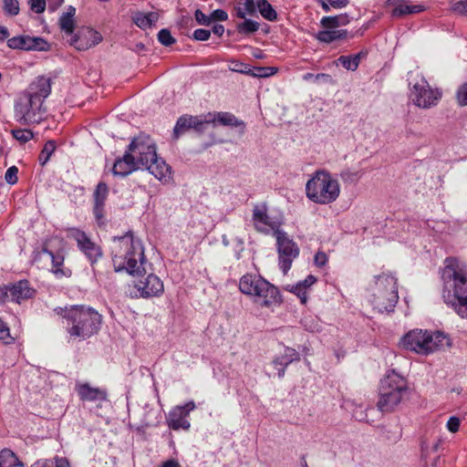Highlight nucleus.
<instances>
[{
    "instance_id": "obj_40",
    "label": "nucleus",
    "mask_w": 467,
    "mask_h": 467,
    "mask_svg": "<svg viewBox=\"0 0 467 467\" xmlns=\"http://www.w3.org/2000/svg\"><path fill=\"white\" fill-rule=\"evenodd\" d=\"M59 26L62 31L67 35H71L75 29V22L72 17L61 16L59 18Z\"/></svg>"
},
{
    "instance_id": "obj_57",
    "label": "nucleus",
    "mask_w": 467,
    "mask_h": 467,
    "mask_svg": "<svg viewBox=\"0 0 467 467\" xmlns=\"http://www.w3.org/2000/svg\"><path fill=\"white\" fill-rule=\"evenodd\" d=\"M302 323H303L304 327H306V329H307L311 332L318 331V324H317V322L315 321V319L306 317L302 321Z\"/></svg>"
},
{
    "instance_id": "obj_46",
    "label": "nucleus",
    "mask_w": 467,
    "mask_h": 467,
    "mask_svg": "<svg viewBox=\"0 0 467 467\" xmlns=\"http://www.w3.org/2000/svg\"><path fill=\"white\" fill-rule=\"evenodd\" d=\"M18 168L16 166H11L7 169L5 174V180L8 184L14 185L18 181Z\"/></svg>"
},
{
    "instance_id": "obj_12",
    "label": "nucleus",
    "mask_w": 467,
    "mask_h": 467,
    "mask_svg": "<svg viewBox=\"0 0 467 467\" xmlns=\"http://www.w3.org/2000/svg\"><path fill=\"white\" fill-rule=\"evenodd\" d=\"M275 238L278 265L282 272L286 275L292 266L293 261L298 257L300 250L297 244L285 231L277 232Z\"/></svg>"
},
{
    "instance_id": "obj_36",
    "label": "nucleus",
    "mask_w": 467,
    "mask_h": 467,
    "mask_svg": "<svg viewBox=\"0 0 467 467\" xmlns=\"http://www.w3.org/2000/svg\"><path fill=\"white\" fill-rule=\"evenodd\" d=\"M274 368L277 370V376L279 379H282L285 376V368L291 362L289 360H286L285 356L282 354L279 357H276L274 358L272 362Z\"/></svg>"
},
{
    "instance_id": "obj_33",
    "label": "nucleus",
    "mask_w": 467,
    "mask_h": 467,
    "mask_svg": "<svg viewBox=\"0 0 467 467\" xmlns=\"http://www.w3.org/2000/svg\"><path fill=\"white\" fill-rule=\"evenodd\" d=\"M259 23L251 19H244V22L236 26V29L240 34H253L259 29Z\"/></svg>"
},
{
    "instance_id": "obj_51",
    "label": "nucleus",
    "mask_w": 467,
    "mask_h": 467,
    "mask_svg": "<svg viewBox=\"0 0 467 467\" xmlns=\"http://www.w3.org/2000/svg\"><path fill=\"white\" fill-rule=\"evenodd\" d=\"M211 36V31L208 29L198 28L194 30L192 37L197 41H206Z\"/></svg>"
},
{
    "instance_id": "obj_45",
    "label": "nucleus",
    "mask_w": 467,
    "mask_h": 467,
    "mask_svg": "<svg viewBox=\"0 0 467 467\" xmlns=\"http://www.w3.org/2000/svg\"><path fill=\"white\" fill-rule=\"evenodd\" d=\"M303 79L306 81L313 79L315 82H330L332 80V78L330 75L325 73H319L317 75H314L312 73H306L303 76Z\"/></svg>"
},
{
    "instance_id": "obj_59",
    "label": "nucleus",
    "mask_w": 467,
    "mask_h": 467,
    "mask_svg": "<svg viewBox=\"0 0 467 467\" xmlns=\"http://www.w3.org/2000/svg\"><path fill=\"white\" fill-rule=\"evenodd\" d=\"M10 337L9 327L0 319V339L6 340Z\"/></svg>"
},
{
    "instance_id": "obj_5",
    "label": "nucleus",
    "mask_w": 467,
    "mask_h": 467,
    "mask_svg": "<svg viewBox=\"0 0 467 467\" xmlns=\"http://www.w3.org/2000/svg\"><path fill=\"white\" fill-rule=\"evenodd\" d=\"M370 303L379 313L392 312L399 300L397 278L389 274L375 275L369 284Z\"/></svg>"
},
{
    "instance_id": "obj_55",
    "label": "nucleus",
    "mask_w": 467,
    "mask_h": 467,
    "mask_svg": "<svg viewBox=\"0 0 467 467\" xmlns=\"http://www.w3.org/2000/svg\"><path fill=\"white\" fill-rule=\"evenodd\" d=\"M451 9L460 15H467V0L454 3Z\"/></svg>"
},
{
    "instance_id": "obj_23",
    "label": "nucleus",
    "mask_w": 467,
    "mask_h": 467,
    "mask_svg": "<svg viewBox=\"0 0 467 467\" xmlns=\"http://www.w3.org/2000/svg\"><path fill=\"white\" fill-rule=\"evenodd\" d=\"M424 9L425 7L422 5H413L408 0H400L393 8L391 15L394 17H401L408 15L420 13L424 11Z\"/></svg>"
},
{
    "instance_id": "obj_50",
    "label": "nucleus",
    "mask_w": 467,
    "mask_h": 467,
    "mask_svg": "<svg viewBox=\"0 0 467 467\" xmlns=\"http://www.w3.org/2000/svg\"><path fill=\"white\" fill-rule=\"evenodd\" d=\"M211 24L214 21H226L228 14L223 9H216L210 14Z\"/></svg>"
},
{
    "instance_id": "obj_2",
    "label": "nucleus",
    "mask_w": 467,
    "mask_h": 467,
    "mask_svg": "<svg viewBox=\"0 0 467 467\" xmlns=\"http://www.w3.org/2000/svg\"><path fill=\"white\" fill-rule=\"evenodd\" d=\"M51 93L50 79L37 77L27 88L26 93L15 105V114L23 124H35L46 117L45 99Z\"/></svg>"
},
{
    "instance_id": "obj_24",
    "label": "nucleus",
    "mask_w": 467,
    "mask_h": 467,
    "mask_svg": "<svg viewBox=\"0 0 467 467\" xmlns=\"http://www.w3.org/2000/svg\"><path fill=\"white\" fill-rule=\"evenodd\" d=\"M347 36L348 31L346 29H325L318 31L315 36L316 39L326 44H330L336 40L346 38Z\"/></svg>"
},
{
    "instance_id": "obj_20",
    "label": "nucleus",
    "mask_w": 467,
    "mask_h": 467,
    "mask_svg": "<svg viewBox=\"0 0 467 467\" xmlns=\"http://www.w3.org/2000/svg\"><path fill=\"white\" fill-rule=\"evenodd\" d=\"M76 391L83 401H103L107 400L108 394L103 389L93 388L88 383L76 384Z\"/></svg>"
},
{
    "instance_id": "obj_32",
    "label": "nucleus",
    "mask_w": 467,
    "mask_h": 467,
    "mask_svg": "<svg viewBox=\"0 0 467 467\" xmlns=\"http://www.w3.org/2000/svg\"><path fill=\"white\" fill-rule=\"evenodd\" d=\"M109 195V187L108 185L100 182L93 193V200L95 204H105V202Z\"/></svg>"
},
{
    "instance_id": "obj_62",
    "label": "nucleus",
    "mask_w": 467,
    "mask_h": 467,
    "mask_svg": "<svg viewBox=\"0 0 467 467\" xmlns=\"http://www.w3.org/2000/svg\"><path fill=\"white\" fill-rule=\"evenodd\" d=\"M9 285H0V304L5 303L8 298Z\"/></svg>"
},
{
    "instance_id": "obj_15",
    "label": "nucleus",
    "mask_w": 467,
    "mask_h": 467,
    "mask_svg": "<svg viewBox=\"0 0 467 467\" xmlns=\"http://www.w3.org/2000/svg\"><path fill=\"white\" fill-rule=\"evenodd\" d=\"M196 408L194 401L191 400L182 406H176L168 414L167 422L171 429L178 431L180 429L188 430L191 426L187 420L191 411Z\"/></svg>"
},
{
    "instance_id": "obj_54",
    "label": "nucleus",
    "mask_w": 467,
    "mask_h": 467,
    "mask_svg": "<svg viewBox=\"0 0 467 467\" xmlns=\"http://www.w3.org/2000/svg\"><path fill=\"white\" fill-rule=\"evenodd\" d=\"M30 7L37 14L43 13L46 8V0H29Z\"/></svg>"
},
{
    "instance_id": "obj_47",
    "label": "nucleus",
    "mask_w": 467,
    "mask_h": 467,
    "mask_svg": "<svg viewBox=\"0 0 467 467\" xmlns=\"http://www.w3.org/2000/svg\"><path fill=\"white\" fill-rule=\"evenodd\" d=\"M456 99L460 106H467V82L459 87Z\"/></svg>"
},
{
    "instance_id": "obj_11",
    "label": "nucleus",
    "mask_w": 467,
    "mask_h": 467,
    "mask_svg": "<svg viewBox=\"0 0 467 467\" xmlns=\"http://www.w3.org/2000/svg\"><path fill=\"white\" fill-rule=\"evenodd\" d=\"M447 340L441 332L430 333L422 330H412L401 339L403 348L421 355H428L443 346Z\"/></svg>"
},
{
    "instance_id": "obj_52",
    "label": "nucleus",
    "mask_w": 467,
    "mask_h": 467,
    "mask_svg": "<svg viewBox=\"0 0 467 467\" xmlns=\"http://www.w3.org/2000/svg\"><path fill=\"white\" fill-rule=\"evenodd\" d=\"M283 355L285 356L286 360H289L291 363L293 361H296V360L300 359L299 353L296 349L289 348V347L285 348Z\"/></svg>"
},
{
    "instance_id": "obj_41",
    "label": "nucleus",
    "mask_w": 467,
    "mask_h": 467,
    "mask_svg": "<svg viewBox=\"0 0 467 467\" xmlns=\"http://www.w3.org/2000/svg\"><path fill=\"white\" fill-rule=\"evenodd\" d=\"M231 64L232 67H229L231 71L250 76V71L252 68L250 65L240 62L238 60H232Z\"/></svg>"
},
{
    "instance_id": "obj_63",
    "label": "nucleus",
    "mask_w": 467,
    "mask_h": 467,
    "mask_svg": "<svg viewBox=\"0 0 467 467\" xmlns=\"http://www.w3.org/2000/svg\"><path fill=\"white\" fill-rule=\"evenodd\" d=\"M212 32L217 36H222L224 33V26L223 25L216 24L213 26Z\"/></svg>"
},
{
    "instance_id": "obj_21",
    "label": "nucleus",
    "mask_w": 467,
    "mask_h": 467,
    "mask_svg": "<svg viewBox=\"0 0 467 467\" xmlns=\"http://www.w3.org/2000/svg\"><path fill=\"white\" fill-rule=\"evenodd\" d=\"M12 301L20 304L22 301L33 297L35 290L27 280H20L9 285Z\"/></svg>"
},
{
    "instance_id": "obj_7",
    "label": "nucleus",
    "mask_w": 467,
    "mask_h": 467,
    "mask_svg": "<svg viewBox=\"0 0 467 467\" xmlns=\"http://www.w3.org/2000/svg\"><path fill=\"white\" fill-rule=\"evenodd\" d=\"M239 289L243 294L252 296L254 301L262 306L269 307L282 301L278 288L261 275H243L239 282Z\"/></svg>"
},
{
    "instance_id": "obj_42",
    "label": "nucleus",
    "mask_w": 467,
    "mask_h": 467,
    "mask_svg": "<svg viewBox=\"0 0 467 467\" xmlns=\"http://www.w3.org/2000/svg\"><path fill=\"white\" fill-rule=\"evenodd\" d=\"M339 19L340 18H338L337 16H324V17H322V19L320 21V25L325 29L337 30V28L339 26V23H338Z\"/></svg>"
},
{
    "instance_id": "obj_3",
    "label": "nucleus",
    "mask_w": 467,
    "mask_h": 467,
    "mask_svg": "<svg viewBox=\"0 0 467 467\" xmlns=\"http://www.w3.org/2000/svg\"><path fill=\"white\" fill-rule=\"evenodd\" d=\"M126 150L132 154L141 169L149 171L162 183H169L172 180L171 166L158 157L156 143L149 135L141 133L133 138Z\"/></svg>"
},
{
    "instance_id": "obj_17",
    "label": "nucleus",
    "mask_w": 467,
    "mask_h": 467,
    "mask_svg": "<svg viewBox=\"0 0 467 467\" xmlns=\"http://www.w3.org/2000/svg\"><path fill=\"white\" fill-rule=\"evenodd\" d=\"M7 46L9 48L21 50L46 51L49 48V44L44 38L25 35L9 38Z\"/></svg>"
},
{
    "instance_id": "obj_16",
    "label": "nucleus",
    "mask_w": 467,
    "mask_h": 467,
    "mask_svg": "<svg viewBox=\"0 0 467 467\" xmlns=\"http://www.w3.org/2000/svg\"><path fill=\"white\" fill-rule=\"evenodd\" d=\"M137 290L135 296L149 298L160 296L164 291L163 282L154 274H150L144 280H140L134 285Z\"/></svg>"
},
{
    "instance_id": "obj_37",
    "label": "nucleus",
    "mask_w": 467,
    "mask_h": 467,
    "mask_svg": "<svg viewBox=\"0 0 467 467\" xmlns=\"http://www.w3.org/2000/svg\"><path fill=\"white\" fill-rule=\"evenodd\" d=\"M276 68L271 67H252L250 76L254 78H267L276 73Z\"/></svg>"
},
{
    "instance_id": "obj_6",
    "label": "nucleus",
    "mask_w": 467,
    "mask_h": 467,
    "mask_svg": "<svg viewBox=\"0 0 467 467\" xmlns=\"http://www.w3.org/2000/svg\"><path fill=\"white\" fill-rule=\"evenodd\" d=\"M71 323L68 333L71 337L86 338L98 333L102 317L91 307L72 306L66 309L64 316Z\"/></svg>"
},
{
    "instance_id": "obj_58",
    "label": "nucleus",
    "mask_w": 467,
    "mask_h": 467,
    "mask_svg": "<svg viewBox=\"0 0 467 467\" xmlns=\"http://www.w3.org/2000/svg\"><path fill=\"white\" fill-rule=\"evenodd\" d=\"M314 260H315V264L318 267H322L327 264V256L324 252L319 251L316 254Z\"/></svg>"
},
{
    "instance_id": "obj_1",
    "label": "nucleus",
    "mask_w": 467,
    "mask_h": 467,
    "mask_svg": "<svg viewBox=\"0 0 467 467\" xmlns=\"http://www.w3.org/2000/svg\"><path fill=\"white\" fill-rule=\"evenodd\" d=\"M445 263L441 271L443 302L467 319V267L455 258H447Z\"/></svg>"
},
{
    "instance_id": "obj_8",
    "label": "nucleus",
    "mask_w": 467,
    "mask_h": 467,
    "mask_svg": "<svg viewBox=\"0 0 467 467\" xmlns=\"http://www.w3.org/2000/svg\"><path fill=\"white\" fill-rule=\"evenodd\" d=\"M340 193L337 180L325 171H317L306 184V197L319 204H328L335 202Z\"/></svg>"
},
{
    "instance_id": "obj_13",
    "label": "nucleus",
    "mask_w": 467,
    "mask_h": 467,
    "mask_svg": "<svg viewBox=\"0 0 467 467\" xmlns=\"http://www.w3.org/2000/svg\"><path fill=\"white\" fill-rule=\"evenodd\" d=\"M252 223L256 232L264 234L272 233L275 236L277 232L283 231L280 229L282 221L276 217H272L268 213V207L265 202L254 205Z\"/></svg>"
},
{
    "instance_id": "obj_56",
    "label": "nucleus",
    "mask_w": 467,
    "mask_h": 467,
    "mask_svg": "<svg viewBox=\"0 0 467 467\" xmlns=\"http://www.w3.org/2000/svg\"><path fill=\"white\" fill-rule=\"evenodd\" d=\"M244 9L249 16H254L257 9L256 2L254 0H245L244 3Z\"/></svg>"
},
{
    "instance_id": "obj_26",
    "label": "nucleus",
    "mask_w": 467,
    "mask_h": 467,
    "mask_svg": "<svg viewBox=\"0 0 467 467\" xmlns=\"http://www.w3.org/2000/svg\"><path fill=\"white\" fill-rule=\"evenodd\" d=\"M159 18V16L155 12L142 13L138 12L133 16V22L141 29L150 28L155 25Z\"/></svg>"
},
{
    "instance_id": "obj_61",
    "label": "nucleus",
    "mask_w": 467,
    "mask_h": 467,
    "mask_svg": "<svg viewBox=\"0 0 467 467\" xmlns=\"http://www.w3.org/2000/svg\"><path fill=\"white\" fill-rule=\"evenodd\" d=\"M329 5L334 8H343L347 6L349 3V0H327Z\"/></svg>"
},
{
    "instance_id": "obj_10",
    "label": "nucleus",
    "mask_w": 467,
    "mask_h": 467,
    "mask_svg": "<svg viewBox=\"0 0 467 467\" xmlns=\"http://www.w3.org/2000/svg\"><path fill=\"white\" fill-rule=\"evenodd\" d=\"M406 392L404 379L394 371L388 373L380 381L378 409L381 412L392 411L400 403Z\"/></svg>"
},
{
    "instance_id": "obj_49",
    "label": "nucleus",
    "mask_w": 467,
    "mask_h": 467,
    "mask_svg": "<svg viewBox=\"0 0 467 467\" xmlns=\"http://www.w3.org/2000/svg\"><path fill=\"white\" fill-rule=\"evenodd\" d=\"M194 17H195V20L196 22L199 24V25H202V26H210L211 25V18H210V15L207 16L205 15L202 10L200 9H197L195 12H194Z\"/></svg>"
},
{
    "instance_id": "obj_44",
    "label": "nucleus",
    "mask_w": 467,
    "mask_h": 467,
    "mask_svg": "<svg viewBox=\"0 0 467 467\" xmlns=\"http://www.w3.org/2000/svg\"><path fill=\"white\" fill-rule=\"evenodd\" d=\"M4 10L10 16H16L19 13V3L17 0H4Z\"/></svg>"
},
{
    "instance_id": "obj_4",
    "label": "nucleus",
    "mask_w": 467,
    "mask_h": 467,
    "mask_svg": "<svg viewBox=\"0 0 467 467\" xmlns=\"http://www.w3.org/2000/svg\"><path fill=\"white\" fill-rule=\"evenodd\" d=\"M116 247L112 262L116 272L125 270L132 275H142L147 273V261L140 240L135 239L131 234L114 237Z\"/></svg>"
},
{
    "instance_id": "obj_18",
    "label": "nucleus",
    "mask_w": 467,
    "mask_h": 467,
    "mask_svg": "<svg viewBox=\"0 0 467 467\" xmlns=\"http://www.w3.org/2000/svg\"><path fill=\"white\" fill-rule=\"evenodd\" d=\"M102 40V36L96 30L87 27L79 30L70 40V45L78 50H87Z\"/></svg>"
},
{
    "instance_id": "obj_60",
    "label": "nucleus",
    "mask_w": 467,
    "mask_h": 467,
    "mask_svg": "<svg viewBox=\"0 0 467 467\" xmlns=\"http://www.w3.org/2000/svg\"><path fill=\"white\" fill-rule=\"evenodd\" d=\"M341 178L344 181L354 182L358 179V172H351L350 171H344L341 172Z\"/></svg>"
},
{
    "instance_id": "obj_38",
    "label": "nucleus",
    "mask_w": 467,
    "mask_h": 467,
    "mask_svg": "<svg viewBox=\"0 0 467 467\" xmlns=\"http://www.w3.org/2000/svg\"><path fill=\"white\" fill-rule=\"evenodd\" d=\"M338 61L348 70L355 71L358 67V60L357 57L351 56H340Z\"/></svg>"
},
{
    "instance_id": "obj_48",
    "label": "nucleus",
    "mask_w": 467,
    "mask_h": 467,
    "mask_svg": "<svg viewBox=\"0 0 467 467\" xmlns=\"http://www.w3.org/2000/svg\"><path fill=\"white\" fill-rule=\"evenodd\" d=\"M104 206L105 204H95L93 205V213L96 218L97 223L101 225L105 223L104 216Z\"/></svg>"
},
{
    "instance_id": "obj_28",
    "label": "nucleus",
    "mask_w": 467,
    "mask_h": 467,
    "mask_svg": "<svg viewBox=\"0 0 467 467\" xmlns=\"http://www.w3.org/2000/svg\"><path fill=\"white\" fill-rule=\"evenodd\" d=\"M30 467H70V464L66 457L55 456L49 459H39Z\"/></svg>"
},
{
    "instance_id": "obj_29",
    "label": "nucleus",
    "mask_w": 467,
    "mask_h": 467,
    "mask_svg": "<svg viewBox=\"0 0 467 467\" xmlns=\"http://www.w3.org/2000/svg\"><path fill=\"white\" fill-rule=\"evenodd\" d=\"M0 467H24V463L9 449L0 451Z\"/></svg>"
},
{
    "instance_id": "obj_39",
    "label": "nucleus",
    "mask_w": 467,
    "mask_h": 467,
    "mask_svg": "<svg viewBox=\"0 0 467 467\" xmlns=\"http://www.w3.org/2000/svg\"><path fill=\"white\" fill-rule=\"evenodd\" d=\"M158 40L165 47H171L176 42V39L171 36V31L167 28H163L159 31Z\"/></svg>"
},
{
    "instance_id": "obj_53",
    "label": "nucleus",
    "mask_w": 467,
    "mask_h": 467,
    "mask_svg": "<svg viewBox=\"0 0 467 467\" xmlns=\"http://www.w3.org/2000/svg\"><path fill=\"white\" fill-rule=\"evenodd\" d=\"M460 424V419L456 416H451L448 420L446 426L451 432L455 433L459 431Z\"/></svg>"
},
{
    "instance_id": "obj_14",
    "label": "nucleus",
    "mask_w": 467,
    "mask_h": 467,
    "mask_svg": "<svg viewBox=\"0 0 467 467\" xmlns=\"http://www.w3.org/2000/svg\"><path fill=\"white\" fill-rule=\"evenodd\" d=\"M68 236L77 242L78 249L85 254L91 265L95 264L102 256L100 247L91 241L85 232L78 228H70L68 229Z\"/></svg>"
},
{
    "instance_id": "obj_22",
    "label": "nucleus",
    "mask_w": 467,
    "mask_h": 467,
    "mask_svg": "<svg viewBox=\"0 0 467 467\" xmlns=\"http://www.w3.org/2000/svg\"><path fill=\"white\" fill-rule=\"evenodd\" d=\"M317 278L309 275L303 281H299L296 285H288L285 289L296 295L302 304H306L307 302V289L316 283Z\"/></svg>"
},
{
    "instance_id": "obj_9",
    "label": "nucleus",
    "mask_w": 467,
    "mask_h": 467,
    "mask_svg": "<svg viewBox=\"0 0 467 467\" xmlns=\"http://www.w3.org/2000/svg\"><path fill=\"white\" fill-rule=\"evenodd\" d=\"M408 83L409 98L418 108L431 109L436 106L441 99L442 92L439 88H432L419 71L409 72Z\"/></svg>"
},
{
    "instance_id": "obj_35",
    "label": "nucleus",
    "mask_w": 467,
    "mask_h": 467,
    "mask_svg": "<svg viewBox=\"0 0 467 467\" xmlns=\"http://www.w3.org/2000/svg\"><path fill=\"white\" fill-rule=\"evenodd\" d=\"M192 129H193L198 133L203 132L205 129V125L212 123L213 119H211V113L207 116H192Z\"/></svg>"
},
{
    "instance_id": "obj_25",
    "label": "nucleus",
    "mask_w": 467,
    "mask_h": 467,
    "mask_svg": "<svg viewBox=\"0 0 467 467\" xmlns=\"http://www.w3.org/2000/svg\"><path fill=\"white\" fill-rule=\"evenodd\" d=\"M211 119H213L212 123L219 122L223 126H241L243 130L244 129V121L239 120L234 114L230 112H218L211 114Z\"/></svg>"
},
{
    "instance_id": "obj_27",
    "label": "nucleus",
    "mask_w": 467,
    "mask_h": 467,
    "mask_svg": "<svg viewBox=\"0 0 467 467\" xmlns=\"http://www.w3.org/2000/svg\"><path fill=\"white\" fill-rule=\"evenodd\" d=\"M44 253L47 254L51 257L52 261V271L57 276H69L71 271L69 269L63 268L64 256L60 254H54L47 249L43 250Z\"/></svg>"
},
{
    "instance_id": "obj_31",
    "label": "nucleus",
    "mask_w": 467,
    "mask_h": 467,
    "mask_svg": "<svg viewBox=\"0 0 467 467\" xmlns=\"http://www.w3.org/2000/svg\"><path fill=\"white\" fill-rule=\"evenodd\" d=\"M192 116L183 115L181 116L176 122L173 129V137L178 139L181 135L184 134L192 129Z\"/></svg>"
},
{
    "instance_id": "obj_34",
    "label": "nucleus",
    "mask_w": 467,
    "mask_h": 467,
    "mask_svg": "<svg viewBox=\"0 0 467 467\" xmlns=\"http://www.w3.org/2000/svg\"><path fill=\"white\" fill-rule=\"evenodd\" d=\"M56 150L55 140H47L44 145L42 151L39 154L38 160L42 166H44L50 159L51 155Z\"/></svg>"
},
{
    "instance_id": "obj_30",
    "label": "nucleus",
    "mask_w": 467,
    "mask_h": 467,
    "mask_svg": "<svg viewBox=\"0 0 467 467\" xmlns=\"http://www.w3.org/2000/svg\"><path fill=\"white\" fill-rule=\"evenodd\" d=\"M256 6L260 15L266 20L274 22L277 20V12L267 0H257Z\"/></svg>"
},
{
    "instance_id": "obj_43",
    "label": "nucleus",
    "mask_w": 467,
    "mask_h": 467,
    "mask_svg": "<svg viewBox=\"0 0 467 467\" xmlns=\"http://www.w3.org/2000/svg\"><path fill=\"white\" fill-rule=\"evenodd\" d=\"M12 133L14 138L22 143H26L33 138V132L29 130H15Z\"/></svg>"
},
{
    "instance_id": "obj_19",
    "label": "nucleus",
    "mask_w": 467,
    "mask_h": 467,
    "mask_svg": "<svg viewBox=\"0 0 467 467\" xmlns=\"http://www.w3.org/2000/svg\"><path fill=\"white\" fill-rule=\"evenodd\" d=\"M140 169L141 168L138 165V163H136L132 154L126 150L121 158L116 159L112 168V173L115 176L125 177L130 174L132 171Z\"/></svg>"
},
{
    "instance_id": "obj_64",
    "label": "nucleus",
    "mask_w": 467,
    "mask_h": 467,
    "mask_svg": "<svg viewBox=\"0 0 467 467\" xmlns=\"http://www.w3.org/2000/svg\"><path fill=\"white\" fill-rule=\"evenodd\" d=\"M235 13H236V16L238 18H241V19H247L246 18V16L248 15V13L244 9V7H236L235 8Z\"/></svg>"
}]
</instances>
